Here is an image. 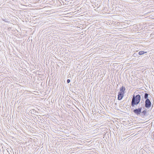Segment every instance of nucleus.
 <instances>
[{
  "mask_svg": "<svg viewBox=\"0 0 154 154\" xmlns=\"http://www.w3.org/2000/svg\"><path fill=\"white\" fill-rule=\"evenodd\" d=\"M36 117H38V118H39V117H38V116H36Z\"/></svg>",
  "mask_w": 154,
  "mask_h": 154,
  "instance_id": "nucleus-15",
  "label": "nucleus"
},
{
  "mask_svg": "<svg viewBox=\"0 0 154 154\" xmlns=\"http://www.w3.org/2000/svg\"><path fill=\"white\" fill-rule=\"evenodd\" d=\"M134 112L137 115L139 114L141 112V110L140 109L134 110Z\"/></svg>",
  "mask_w": 154,
  "mask_h": 154,
  "instance_id": "nucleus-4",
  "label": "nucleus"
},
{
  "mask_svg": "<svg viewBox=\"0 0 154 154\" xmlns=\"http://www.w3.org/2000/svg\"><path fill=\"white\" fill-rule=\"evenodd\" d=\"M148 94H147L146 93L145 95V98L147 99L148 98Z\"/></svg>",
  "mask_w": 154,
  "mask_h": 154,
  "instance_id": "nucleus-9",
  "label": "nucleus"
},
{
  "mask_svg": "<svg viewBox=\"0 0 154 154\" xmlns=\"http://www.w3.org/2000/svg\"><path fill=\"white\" fill-rule=\"evenodd\" d=\"M146 111H144L142 113H143V114L144 115H146Z\"/></svg>",
  "mask_w": 154,
  "mask_h": 154,
  "instance_id": "nucleus-10",
  "label": "nucleus"
},
{
  "mask_svg": "<svg viewBox=\"0 0 154 154\" xmlns=\"http://www.w3.org/2000/svg\"><path fill=\"white\" fill-rule=\"evenodd\" d=\"M120 119L121 120L120 121L122 122H125L126 120V119L125 118H120Z\"/></svg>",
  "mask_w": 154,
  "mask_h": 154,
  "instance_id": "nucleus-8",
  "label": "nucleus"
},
{
  "mask_svg": "<svg viewBox=\"0 0 154 154\" xmlns=\"http://www.w3.org/2000/svg\"><path fill=\"white\" fill-rule=\"evenodd\" d=\"M84 121L86 122L89 121V116H83Z\"/></svg>",
  "mask_w": 154,
  "mask_h": 154,
  "instance_id": "nucleus-5",
  "label": "nucleus"
},
{
  "mask_svg": "<svg viewBox=\"0 0 154 154\" xmlns=\"http://www.w3.org/2000/svg\"><path fill=\"white\" fill-rule=\"evenodd\" d=\"M151 104V102L149 100L147 99L145 102V106L146 107L149 108Z\"/></svg>",
  "mask_w": 154,
  "mask_h": 154,
  "instance_id": "nucleus-2",
  "label": "nucleus"
},
{
  "mask_svg": "<svg viewBox=\"0 0 154 154\" xmlns=\"http://www.w3.org/2000/svg\"><path fill=\"white\" fill-rule=\"evenodd\" d=\"M125 89V88L124 87L122 86L120 88V92L123 93L124 94Z\"/></svg>",
  "mask_w": 154,
  "mask_h": 154,
  "instance_id": "nucleus-6",
  "label": "nucleus"
},
{
  "mask_svg": "<svg viewBox=\"0 0 154 154\" xmlns=\"http://www.w3.org/2000/svg\"><path fill=\"white\" fill-rule=\"evenodd\" d=\"M28 117H29V118H30V116H28Z\"/></svg>",
  "mask_w": 154,
  "mask_h": 154,
  "instance_id": "nucleus-14",
  "label": "nucleus"
},
{
  "mask_svg": "<svg viewBox=\"0 0 154 154\" xmlns=\"http://www.w3.org/2000/svg\"><path fill=\"white\" fill-rule=\"evenodd\" d=\"M147 52H144L143 51H140L139 52V54L140 55H142L146 53Z\"/></svg>",
  "mask_w": 154,
  "mask_h": 154,
  "instance_id": "nucleus-7",
  "label": "nucleus"
},
{
  "mask_svg": "<svg viewBox=\"0 0 154 154\" xmlns=\"http://www.w3.org/2000/svg\"><path fill=\"white\" fill-rule=\"evenodd\" d=\"M124 94L123 93L119 92L118 95V99L119 100H120L122 99L124 96Z\"/></svg>",
  "mask_w": 154,
  "mask_h": 154,
  "instance_id": "nucleus-3",
  "label": "nucleus"
},
{
  "mask_svg": "<svg viewBox=\"0 0 154 154\" xmlns=\"http://www.w3.org/2000/svg\"><path fill=\"white\" fill-rule=\"evenodd\" d=\"M89 121H91L92 119V118H91V117L90 116V117H89Z\"/></svg>",
  "mask_w": 154,
  "mask_h": 154,
  "instance_id": "nucleus-12",
  "label": "nucleus"
},
{
  "mask_svg": "<svg viewBox=\"0 0 154 154\" xmlns=\"http://www.w3.org/2000/svg\"><path fill=\"white\" fill-rule=\"evenodd\" d=\"M12 137V139L13 138V137Z\"/></svg>",
  "mask_w": 154,
  "mask_h": 154,
  "instance_id": "nucleus-13",
  "label": "nucleus"
},
{
  "mask_svg": "<svg viewBox=\"0 0 154 154\" xmlns=\"http://www.w3.org/2000/svg\"><path fill=\"white\" fill-rule=\"evenodd\" d=\"M140 96L137 95L135 97L134 96L132 101V105L134 106V105L137 104L140 102Z\"/></svg>",
  "mask_w": 154,
  "mask_h": 154,
  "instance_id": "nucleus-1",
  "label": "nucleus"
},
{
  "mask_svg": "<svg viewBox=\"0 0 154 154\" xmlns=\"http://www.w3.org/2000/svg\"><path fill=\"white\" fill-rule=\"evenodd\" d=\"M70 82V80L68 79L67 80V82L68 83H69Z\"/></svg>",
  "mask_w": 154,
  "mask_h": 154,
  "instance_id": "nucleus-11",
  "label": "nucleus"
}]
</instances>
